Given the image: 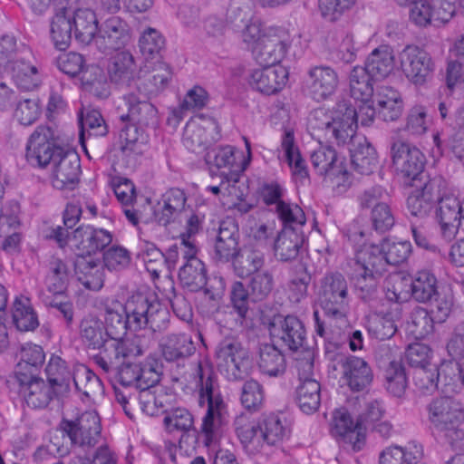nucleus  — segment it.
Masks as SVG:
<instances>
[{
	"label": "nucleus",
	"instance_id": "nucleus-54",
	"mask_svg": "<svg viewBox=\"0 0 464 464\" xmlns=\"http://www.w3.org/2000/svg\"><path fill=\"white\" fill-rule=\"evenodd\" d=\"M73 385L75 390L88 398L102 394L103 386L99 377L85 365L74 367Z\"/></svg>",
	"mask_w": 464,
	"mask_h": 464
},
{
	"label": "nucleus",
	"instance_id": "nucleus-19",
	"mask_svg": "<svg viewBox=\"0 0 464 464\" xmlns=\"http://www.w3.org/2000/svg\"><path fill=\"white\" fill-rule=\"evenodd\" d=\"M436 203L438 204L436 216L440 224L442 236L450 241L455 237L459 228L462 200L460 201L452 191L447 188L445 182Z\"/></svg>",
	"mask_w": 464,
	"mask_h": 464
},
{
	"label": "nucleus",
	"instance_id": "nucleus-7",
	"mask_svg": "<svg viewBox=\"0 0 464 464\" xmlns=\"http://www.w3.org/2000/svg\"><path fill=\"white\" fill-rule=\"evenodd\" d=\"M391 154L396 171L409 185L430 179L424 173L426 158L416 146L397 140L392 144Z\"/></svg>",
	"mask_w": 464,
	"mask_h": 464
},
{
	"label": "nucleus",
	"instance_id": "nucleus-39",
	"mask_svg": "<svg viewBox=\"0 0 464 464\" xmlns=\"http://www.w3.org/2000/svg\"><path fill=\"white\" fill-rule=\"evenodd\" d=\"M79 334L83 343L91 349H105L108 345L103 322L96 316L83 317L79 325Z\"/></svg>",
	"mask_w": 464,
	"mask_h": 464
},
{
	"label": "nucleus",
	"instance_id": "nucleus-44",
	"mask_svg": "<svg viewBox=\"0 0 464 464\" xmlns=\"http://www.w3.org/2000/svg\"><path fill=\"white\" fill-rule=\"evenodd\" d=\"M422 447L410 442L406 447H390L380 456V464H418L422 458Z\"/></svg>",
	"mask_w": 464,
	"mask_h": 464
},
{
	"label": "nucleus",
	"instance_id": "nucleus-48",
	"mask_svg": "<svg viewBox=\"0 0 464 464\" xmlns=\"http://www.w3.org/2000/svg\"><path fill=\"white\" fill-rule=\"evenodd\" d=\"M281 148L293 174L301 179L308 178V170L299 149L295 144L294 132L286 130L282 138Z\"/></svg>",
	"mask_w": 464,
	"mask_h": 464
},
{
	"label": "nucleus",
	"instance_id": "nucleus-42",
	"mask_svg": "<svg viewBox=\"0 0 464 464\" xmlns=\"http://www.w3.org/2000/svg\"><path fill=\"white\" fill-rule=\"evenodd\" d=\"M72 26L67 14V5H62L53 14L50 24L51 39L56 49L65 50L71 43Z\"/></svg>",
	"mask_w": 464,
	"mask_h": 464
},
{
	"label": "nucleus",
	"instance_id": "nucleus-27",
	"mask_svg": "<svg viewBox=\"0 0 464 464\" xmlns=\"http://www.w3.org/2000/svg\"><path fill=\"white\" fill-rule=\"evenodd\" d=\"M338 82L337 72L332 67L317 65L309 69L305 85L309 95L321 102L334 93Z\"/></svg>",
	"mask_w": 464,
	"mask_h": 464
},
{
	"label": "nucleus",
	"instance_id": "nucleus-30",
	"mask_svg": "<svg viewBox=\"0 0 464 464\" xmlns=\"http://www.w3.org/2000/svg\"><path fill=\"white\" fill-rule=\"evenodd\" d=\"M252 72L249 83L256 91L270 95L280 91L288 79L287 70L281 65H261Z\"/></svg>",
	"mask_w": 464,
	"mask_h": 464
},
{
	"label": "nucleus",
	"instance_id": "nucleus-56",
	"mask_svg": "<svg viewBox=\"0 0 464 464\" xmlns=\"http://www.w3.org/2000/svg\"><path fill=\"white\" fill-rule=\"evenodd\" d=\"M20 356V362L15 369L16 378L17 375H20V372L29 374L32 372L34 374L37 369L43 365L45 359L43 348L34 343H25L21 349Z\"/></svg>",
	"mask_w": 464,
	"mask_h": 464
},
{
	"label": "nucleus",
	"instance_id": "nucleus-8",
	"mask_svg": "<svg viewBox=\"0 0 464 464\" xmlns=\"http://www.w3.org/2000/svg\"><path fill=\"white\" fill-rule=\"evenodd\" d=\"M400 68L407 80L422 86L433 75L435 63L430 54L417 45H407L399 53Z\"/></svg>",
	"mask_w": 464,
	"mask_h": 464
},
{
	"label": "nucleus",
	"instance_id": "nucleus-50",
	"mask_svg": "<svg viewBox=\"0 0 464 464\" xmlns=\"http://www.w3.org/2000/svg\"><path fill=\"white\" fill-rule=\"evenodd\" d=\"M408 285L411 287V296L420 303L431 301L440 293L435 276L426 270L418 272Z\"/></svg>",
	"mask_w": 464,
	"mask_h": 464
},
{
	"label": "nucleus",
	"instance_id": "nucleus-60",
	"mask_svg": "<svg viewBox=\"0 0 464 464\" xmlns=\"http://www.w3.org/2000/svg\"><path fill=\"white\" fill-rule=\"evenodd\" d=\"M237 437L248 455L260 452L266 443L258 425L246 424L237 429Z\"/></svg>",
	"mask_w": 464,
	"mask_h": 464
},
{
	"label": "nucleus",
	"instance_id": "nucleus-37",
	"mask_svg": "<svg viewBox=\"0 0 464 464\" xmlns=\"http://www.w3.org/2000/svg\"><path fill=\"white\" fill-rule=\"evenodd\" d=\"M388 264L381 244L364 246L357 254L354 268L362 273H370L381 276L387 269Z\"/></svg>",
	"mask_w": 464,
	"mask_h": 464
},
{
	"label": "nucleus",
	"instance_id": "nucleus-17",
	"mask_svg": "<svg viewBox=\"0 0 464 464\" xmlns=\"http://www.w3.org/2000/svg\"><path fill=\"white\" fill-rule=\"evenodd\" d=\"M130 41L131 28L120 16H111L106 19L99 27L95 37V44L103 53L119 51L128 45Z\"/></svg>",
	"mask_w": 464,
	"mask_h": 464
},
{
	"label": "nucleus",
	"instance_id": "nucleus-20",
	"mask_svg": "<svg viewBox=\"0 0 464 464\" xmlns=\"http://www.w3.org/2000/svg\"><path fill=\"white\" fill-rule=\"evenodd\" d=\"M81 161L79 155L63 150L52 164V183L60 190H73L80 181Z\"/></svg>",
	"mask_w": 464,
	"mask_h": 464
},
{
	"label": "nucleus",
	"instance_id": "nucleus-57",
	"mask_svg": "<svg viewBox=\"0 0 464 464\" xmlns=\"http://www.w3.org/2000/svg\"><path fill=\"white\" fill-rule=\"evenodd\" d=\"M408 324L416 338L423 339L434 333L437 323L428 309L419 306L411 311Z\"/></svg>",
	"mask_w": 464,
	"mask_h": 464
},
{
	"label": "nucleus",
	"instance_id": "nucleus-64",
	"mask_svg": "<svg viewBox=\"0 0 464 464\" xmlns=\"http://www.w3.org/2000/svg\"><path fill=\"white\" fill-rule=\"evenodd\" d=\"M41 115V106L37 98H23L16 104L14 117L24 126L34 123Z\"/></svg>",
	"mask_w": 464,
	"mask_h": 464
},
{
	"label": "nucleus",
	"instance_id": "nucleus-58",
	"mask_svg": "<svg viewBox=\"0 0 464 464\" xmlns=\"http://www.w3.org/2000/svg\"><path fill=\"white\" fill-rule=\"evenodd\" d=\"M265 401L263 386L256 380L246 381L241 387L240 401L242 406L250 412L258 411Z\"/></svg>",
	"mask_w": 464,
	"mask_h": 464
},
{
	"label": "nucleus",
	"instance_id": "nucleus-18",
	"mask_svg": "<svg viewBox=\"0 0 464 464\" xmlns=\"http://www.w3.org/2000/svg\"><path fill=\"white\" fill-rule=\"evenodd\" d=\"M444 183L445 180L439 177L411 185L415 188L407 198V208L411 215L420 218L429 216Z\"/></svg>",
	"mask_w": 464,
	"mask_h": 464
},
{
	"label": "nucleus",
	"instance_id": "nucleus-16",
	"mask_svg": "<svg viewBox=\"0 0 464 464\" xmlns=\"http://www.w3.org/2000/svg\"><path fill=\"white\" fill-rule=\"evenodd\" d=\"M112 242V234L104 229L92 226H80L70 237V247L76 256L93 257L102 252Z\"/></svg>",
	"mask_w": 464,
	"mask_h": 464
},
{
	"label": "nucleus",
	"instance_id": "nucleus-26",
	"mask_svg": "<svg viewBox=\"0 0 464 464\" xmlns=\"http://www.w3.org/2000/svg\"><path fill=\"white\" fill-rule=\"evenodd\" d=\"M138 66L130 51L117 52L111 57L108 64V75L111 83L124 90L136 83Z\"/></svg>",
	"mask_w": 464,
	"mask_h": 464
},
{
	"label": "nucleus",
	"instance_id": "nucleus-25",
	"mask_svg": "<svg viewBox=\"0 0 464 464\" xmlns=\"http://www.w3.org/2000/svg\"><path fill=\"white\" fill-rule=\"evenodd\" d=\"M331 432L339 442L353 451L361 450L365 443V435L358 428V420L354 423L345 409H338L334 411Z\"/></svg>",
	"mask_w": 464,
	"mask_h": 464
},
{
	"label": "nucleus",
	"instance_id": "nucleus-41",
	"mask_svg": "<svg viewBox=\"0 0 464 464\" xmlns=\"http://www.w3.org/2000/svg\"><path fill=\"white\" fill-rule=\"evenodd\" d=\"M257 366L263 374L278 377L285 371V355L275 345L262 344L259 346Z\"/></svg>",
	"mask_w": 464,
	"mask_h": 464
},
{
	"label": "nucleus",
	"instance_id": "nucleus-40",
	"mask_svg": "<svg viewBox=\"0 0 464 464\" xmlns=\"http://www.w3.org/2000/svg\"><path fill=\"white\" fill-rule=\"evenodd\" d=\"M266 262L265 252L254 246L240 249L233 262L234 269L239 277H246L258 273Z\"/></svg>",
	"mask_w": 464,
	"mask_h": 464
},
{
	"label": "nucleus",
	"instance_id": "nucleus-32",
	"mask_svg": "<svg viewBox=\"0 0 464 464\" xmlns=\"http://www.w3.org/2000/svg\"><path fill=\"white\" fill-rule=\"evenodd\" d=\"M305 242L303 229L283 227L278 232L274 243L275 255L282 262L296 259Z\"/></svg>",
	"mask_w": 464,
	"mask_h": 464
},
{
	"label": "nucleus",
	"instance_id": "nucleus-2",
	"mask_svg": "<svg viewBox=\"0 0 464 464\" xmlns=\"http://www.w3.org/2000/svg\"><path fill=\"white\" fill-rule=\"evenodd\" d=\"M196 375L199 388V404L207 405L200 435L204 437V444L210 446L220 436L227 415V404L220 393L217 374L208 360L198 362Z\"/></svg>",
	"mask_w": 464,
	"mask_h": 464
},
{
	"label": "nucleus",
	"instance_id": "nucleus-49",
	"mask_svg": "<svg viewBox=\"0 0 464 464\" xmlns=\"http://www.w3.org/2000/svg\"><path fill=\"white\" fill-rule=\"evenodd\" d=\"M296 402L300 410L311 414L315 412L321 403V385L316 380H306L296 388Z\"/></svg>",
	"mask_w": 464,
	"mask_h": 464
},
{
	"label": "nucleus",
	"instance_id": "nucleus-53",
	"mask_svg": "<svg viewBox=\"0 0 464 464\" xmlns=\"http://www.w3.org/2000/svg\"><path fill=\"white\" fill-rule=\"evenodd\" d=\"M351 163L359 174H372L378 164L375 149L364 140L354 150H351Z\"/></svg>",
	"mask_w": 464,
	"mask_h": 464
},
{
	"label": "nucleus",
	"instance_id": "nucleus-47",
	"mask_svg": "<svg viewBox=\"0 0 464 464\" xmlns=\"http://www.w3.org/2000/svg\"><path fill=\"white\" fill-rule=\"evenodd\" d=\"M179 278L183 285L196 292L207 285V269L200 259H192L179 268Z\"/></svg>",
	"mask_w": 464,
	"mask_h": 464
},
{
	"label": "nucleus",
	"instance_id": "nucleus-13",
	"mask_svg": "<svg viewBox=\"0 0 464 464\" xmlns=\"http://www.w3.org/2000/svg\"><path fill=\"white\" fill-rule=\"evenodd\" d=\"M314 171L329 179L337 187L347 188L351 184V175L339 158L336 150L331 146H321L314 150L310 157Z\"/></svg>",
	"mask_w": 464,
	"mask_h": 464
},
{
	"label": "nucleus",
	"instance_id": "nucleus-23",
	"mask_svg": "<svg viewBox=\"0 0 464 464\" xmlns=\"http://www.w3.org/2000/svg\"><path fill=\"white\" fill-rule=\"evenodd\" d=\"M240 233L238 226L232 218L222 220L214 244L212 258L216 263L234 262L238 255Z\"/></svg>",
	"mask_w": 464,
	"mask_h": 464
},
{
	"label": "nucleus",
	"instance_id": "nucleus-36",
	"mask_svg": "<svg viewBox=\"0 0 464 464\" xmlns=\"http://www.w3.org/2000/svg\"><path fill=\"white\" fill-rule=\"evenodd\" d=\"M20 52L17 58L6 68L12 71L13 77L19 86L30 89L37 83V67L32 63L34 54L27 45L21 44Z\"/></svg>",
	"mask_w": 464,
	"mask_h": 464
},
{
	"label": "nucleus",
	"instance_id": "nucleus-33",
	"mask_svg": "<svg viewBox=\"0 0 464 464\" xmlns=\"http://www.w3.org/2000/svg\"><path fill=\"white\" fill-rule=\"evenodd\" d=\"M343 377L353 392L365 389L372 381V369L368 362L357 356H346L341 360Z\"/></svg>",
	"mask_w": 464,
	"mask_h": 464
},
{
	"label": "nucleus",
	"instance_id": "nucleus-10",
	"mask_svg": "<svg viewBox=\"0 0 464 464\" xmlns=\"http://www.w3.org/2000/svg\"><path fill=\"white\" fill-rule=\"evenodd\" d=\"M61 430L63 435L68 436L72 445L80 448H92L101 438L100 417L95 411H85L76 420H63Z\"/></svg>",
	"mask_w": 464,
	"mask_h": 464
},
{
	"label": "nucleus",
	"instance_id": "nucleus-15",
	"mask_svg": "<svg viewBox=\"0 0 464 464\" xmlns=\"http://www.w3.org/2000/svg\"><path fill=\"white\" fill-rule=\"evenodd\" d=\"M137 89L139 93L130 92L123 95L127 113L120 114V120L121 121H129L140 128L153 129L159 122L158 111L148 101L147 94L141 92L140 85H137Z\"/></svg>",
	"mask_w": 464,
	"mask_h": 464
},
{
	"label": "nucleus",
	"instance_id": "nucleus-21",
	"mask_svg": "<svg viewBox=\"0 0 464 464\" xmlns=\"http://www.w3.org/2000/svg\"><path fill=\"white\" fill-rule=\"evenodd\" d=\"M386 298L395 304L391 311L382 314H377L374 318L370 322L369 331L380 340H386L392 337L396 333L395 321L401 318V308L399 303L407 299V293L399 289V286L394 285L392 288H388L386 292Z\"/></svg>",
	"mask_w": 464,
	"mask_h": 464
},
{
	"label": "nucleus",
	"instance_id": "nucleus-34",
	"mask_svg": "<svg viewBox=\"0 0 464 464\" xmlns=\"http://www.w3.org/2000/svg\"><path fill=\"white\" fill-rule=\"evenodd\" d=\"M47 384L56 392V398L66 395L73 382L74 368L71 370L67 362L59 356L52 355L45 368Z\"/></svg>",
	"mask_w": 464,
	"mask_h": 464
},
{
	"label": "nucleus",
	"instance_id": "nucleus-12",
	"mask_svg": "<svg viewBox=\"0 0 464 464\" xmlns=\"http://www.w3.org/2000/svg\"><path fill=\"white\" fill-rule=\"evenodd\" d=\"M291 45L290 35L281 27H268L252 53L260 65H280Z\"/></svg>",
	"mask_w": 464,
	"mask_h": 464
},
{
	"label": "nucleus",
	"instance_id": "nucleus-43",
	"mask_svg": "<svg viewBox=\"0 0 464 464\" xmlns=\"http://www.w3.org/2000/svg\"><path fill=\"white\" fill-rule=\"evenodd\" d=\"M148 346L140 335L115 338L105 347L104 352H112L114 360L128 359L142 355Z\"/></svg>",
	"mask_w": 464,
	"mask_h": 464
},
{
	"label": "nucleus",
	"instance_id": "nucleus-11",
	"mask_svg": "<svg viewBox=\"0 0 464 464\" xmlns=\"http://www.w3.org/2000/svg\"><path fill=\"white\" fill-rule=\"evenodd\" d=\"M63 150V148L56 145L53 130L50 127L41 125L29 137L25 156L31 165L45 168L52 165Z\"/></svg>",
	"mask_w": 464,
	"mask_h": 464
},
{
	"label": "nucleus",
	"instance_id": "nucleus-46",
	"mask_svg": "<svg viewBox=\"0 0 464 464\" xmlns=\"http://www.w3.org/2000/svg\"><path fill=\"white\" fill-rule=\"evenodd\" d=\"M13 323L19 331H34L39 326L37 314L24 296L15 297L12 308Z\"/></svg>",
	"mask_w": 464,
	"mask_h": 464
},
{
	"label": "nucleus",
	"instance_id": "nucleus-4",
	"mask_svg": "<svg viewBox=\"0 0 464 464\" xmlns=\"http://www.w3.org/2000/svg\"><path fill=\"white\" fill-rule=\"evenodd\" d=\"M431 427L452 450L464 448V406L451 397L433 399L427 406Z\"/></svg>",
	"mask_w": 464,
	"mask_h": 464
},
{
	"label": "nucleus",
	"instance_id": "nucleus-51",
	"mask_svg": "<svg viewBox=\"0 0 464 464\" xmlns=\"http://www.w3.org/2000/svg\"><path fill=\"white\" fill-rule=\"evenodd\" d=\"M375 82L362 66H355L349 76L351 96L360 102L370 100L375 90L373 86Z\"/></svg>",
	"mask_w": 464,
	"mask_h": 464
},
{
	"label": "nucleus",
	"instance_id": "nucleus-29",
	"mask_svg": "<svg viewBox=\"0 0 464 464\" xmlns=\"http://www.w3.org/2000/svg\"><path fill=\"white\" fill-rule=\"evenodd\" d=\"M138 125L130 123L121 129L120 132V150L122 160L130 168L136 166L138 158L140 157L147 147L148 135Z\"/></svg>",
	"mask_w": 464,
	"mask_h": 464
},
{
	"label": "nucleus",
	"instance_id": "nucleus-22",
	"mask_svg": "<svg viewBox=\"0 0 464 464\" xmlns=\"http://www.w3.org/2000/svg\"><path fill=\"white\" fill-rule=\"evenodd\" d=\"M269 332L291 351L302 348L306 340L303 322L295 315H276L269 324Z\"/></svg>",
	"mask_w": 464,
	"mask_h": 464
},
{
	"label": "nucleus",
	"instance_id": "nucleus-52",
	"mask_svg": "<svg viewBox=\"0 0 464 464\" xmlns=\"http://www.w3.org/2000/svg\"><path fill=\"white\" fill-rule=\"evenodd\" d=\"M69 283V267L59 258L49 262V270L45 278L47 291L55 296L63 295Z\"/></svg>",
	"mask_w": 464,
	"mask_h": 464
},
{
	"label": "nucleus",
	"instance_id": "nucleus-5",
	"mask_svg": "<svg viewBox=\"0 0 464 464\" xmlns=\"http://www.w3.org/2000/svg\"><path fill=\"white\" fill-rule=\"evenodd\" d=\"M319 301L329 319L346 321L350 297L347 281L341 273H328L321 279Z\"/></svg>",
	"mask_w": 464,
	"mask_h": 464
},
{
	"label": "nucleus",
	"instance_id": "nucleus-3",
	"mask_svg": "<svg viewBox=\"0 0 464 464\" xmlns=\"http://www.w3.org/2000/svg\"><path fill=\"white\" fill-rule=\"evenodd\" d=\"M355 112L349 109V101L338 102L333 110L318 108L308 118V127L313 136L324 138L337 145L348 144L355 135L357 125Z\"/></svg>",
	"mask_w": 464,
	"mask_h": 464
},
{
	"label": "nucleus",
	"instance_id": "nucleus-38",
	"mask_svg": "<svg viewBox=\"0 0 464 464\" xmlns=\"http://www.w3.org/2000/svg\"><path fill=\"white\" fill-rule=\"evenodd\" d=\"M362 68L376 82L385 79L394 68V55L388 46H380L374 49L367 57Z\"/></svg>",
	"mask_w": 464,
	"mask_h": 464
},
{
	"label": "nucleus",
	"instance_id": "nucleus-1",
	"mask_svg": "<svg viewBox=\"0 0 464 464\" xmlns=\"http://www.w3.org/2000/svg\"><path fill=\"white\" fill-rule=\"evenodd\" d=\"M102 305L103 326L111 341L126 336L128 329L149 327L153 332H163L169 326V313L154 294L133 295L125 304L107 298Z\"/></svg>",
	"mask_w": 464,
	"mask_h": 464
},
{
	"label": "nucleus",
	"instance_id": "nucleus-24",
	"mask_svg": "<svg viewBox=\"0 0 464 464\" xmlns=\"http://www.w3.org/2000/svg\"><path fill=\"white\" fill-rule=\"evenodd\" d=\"M16 380L20 384V393L24 401L29 408L44 409L56 397V392L32 372L29 374L20 372Z\"/></svg>",
	"mask_w": 464,
	"mask_h": 464
},
{
	"label": "nucleus",
	"instance_id": "nucleus-63",
	"mask_svg": "<svg viewBox=\"0 0 464 464\" xmlns=\"http://www.w3.org/2000/svg\"><path fill=\"white\" fill-rule=\"evenodd\" d=\"M278 218L283 223V227L302 229L305 225L306 218L304 210L295 204H289L285 201L277 203L276 208Z\"/></svg>",
	"mask_w": 464,
	"mask_h": 464
},
{
	"label": "nucleus",
	"instance_id": "nucleus-14",
	"mask_svg": "<svg viewBox=\"0 0 464 464\" xmlns=\"http://www.w3.org/2000/svg\"><path fill=\"white\" fill-rule=\"evenodd\" d=\"M158 360L147 357L142 362L123 363L117 370V379L122 386H133L138 390L158 384L160 379Z\"/></svg>",
	"mask_w": 464,
	"mask_h": 464
},
{
	"label": "nucleus",
	"instance_id": "nucleus-55",
	"mask_svg": "<svg viewBox=\"0 0 464 464\" xmlns=\"http://www.w3.org/2000/svg\"><path fill=\"white\" fill-rule=\"evenodd\" d=\"M168 396L163 390L154 384L140 391L139 401L141 410L148 415H158L160 411H166Z\"/></svg>",
	"mask_w": 464,
	"mask_h": 464
},
{
	"label": "nucleus",
	"instance_id": "nucleus-9",
	"mask_svg": "<svg viewBox=\"0 0 464 464\" xmlns=\"http://www.w3.org/2000/svg\"><path fill=\"white\" fill-rule=\"evenodd\" d=\"M220 139L218 123L213 117L198 114L186 124L183 144L190 151L200 153Z\"/></svg>",
	"mask_w": 464,
	"mask_h": 464
},
{
	"label": "nucleus",
	"instance_id": "nucleus-35",
	"mask_svg": "<svg viewBox=\"0 0 464 464\" xmlns=\"http://www.w3.org/2000/svg\"><path fill=\"white\" fill-rule=\"evenodd\" d=\"M74 271L78 281L92 291H99L104 283V272L99 259L87 256H76Z\"/></svg>",
	"mask_w": 464,
	"mask_h": 464
},
{
	"label": "nucleus",
	"instance_id": "nucleus-59",
	"mask_svg": "<svg viewBox=\"0 0 464 464\" xmlns=\"http://www.w3.org/2000/svg\"><path fill=\"white\" fill-rule=\"evenodd\" d=\"M379 277L380 276L370 274L369 272L363 274L359 269L353 267L352 281L358 298L363 302L373 300L377 295Z\"/></svg>",
	"mask_w": 464,
	"mask_h": 464
},
{
	"label": "nucleus",
	"instance_id": "nucleus-45",
	"mask_svg": "<svg viewBox=\"0 0 464 464\" xmlns=\"http://www.w3.org/2000/svg\"><path fill=\"white\" fill-rule=\"evenodd\" d=\"M207 158L208 160L213 161L215 167L220 171V176L226 179L227 182H237L239 179V172L233 169L236 163L235 149L232 146H225L213 149L208 152Z\"/></svg>",
	"mask_w": 464,
	"mask_h": 464
},
{
	"label": "nucleus",
	"instance_id": "nucleus-6",
	"mask_svg": "<svg viewBox=\"0 0 464 464\" xmlns=\"http://www.w3.org/2000/svg\"><path fill=\"white\" fill-rule=\"evenodd\" d=\"M218 366L224 368L229 381L243 380L250 372L252 362L247 349L234 336L222 339L216 347Z\"/></svg>",
	"mask_w": 464,
	"mask_h": 464
},
{
	"label": "nucleus",
	"instance_id": "nucleus-31",
	"mask_svg": "<svg viewBox=\"0 0 464 464\" xmlns=\"http://www.w3.org/2000/svg\"><path fill=\"white\" fill-rule=\"evenodd\" d=\"M75 40L84 45H88L98 34V19L95 12L88 7L76 8L72 10L67 6Z\"/></svg>",
	"mask_w": 464,
	"mask_h": 464
},
{
	"label": "nucleus",
	"instance_id": "nucleus-28",
	"mask_svg": "<svg viewBox=\"0 0 464 464\" xmlns=\"http://www.w3.org/2000/svg\"><path fill=\"white\" fill-rule=\"evenodd\" d=\"M159 347L164 360L168 362L183 363L196 353V344L192 336L186 333H171L164 335Z\"/></svg>",
	"mask_w": 464,
	"mask_h": 464
},
{
	"label": "nucleus",
	"instance_id": "nucleus-62",
	"mask_svg": "<svg viewBox=\"0 0 464 464\" xmlns=\"http://www.w3.org/2000/svg\"><path fill=\"white\" fill-rule=\"evenodd\" d=\"M409 19L415 25L426 27L436 25L434 6L430 0H415L410 5Z\"/></svg>",
	"mask_w": 464,
	"mask_h": 464
},
{
	"label": "nucleus",
	"instance_id": "nucleus-61",
	"mask_svg": "<svg viewBox=\"0 0 464 464\" xmlns=\"http://www.w3.org/2000/svg\"><path fill=\"white\" fill-rule=\"evenodd\" d=\"M380 244L388 266H398L404 263L411 253V245L409 241H393L384 238Z\"/></svg>",
	"mask_w": 464,
	"mask_h": 464
}]
</instances>
